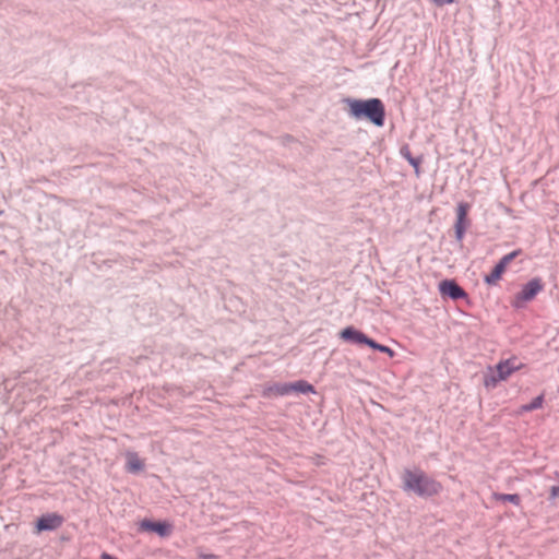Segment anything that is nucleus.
I'll list each match as a JSON object with an SVG mask.
<instances>
[{
	"mask_svg": "<svg viewBox=\"0 0 559 559\" xmlns=\"http://www.w3.org/2000/svg\"><path fill=\"white\" fill-rule=\"evenodd\" d=\"M437 5L441 7L444 4H451L454 0H432Z\"/></svg>",
	"mask_w": 559,
	"mask_h": 559,
	"instance_id": "nucleus-21",
	"label": "nucleus"
},
{
	"mask_svg": "<svg viewBox=\"0 0 559 559\" xmlns=\"http://www.w3.org/2000/svg\"><path fill=\"white\" fill-rule=\"evenodd\" d=\"M401 155L406 159V160H409V158L413 157L412 153H411V150L408 147V145H404L401 147Z\"/></svg>",
	"mask_w": 559,
	"mask_h": 559,
	"instance_id": "nucleus-20",
	"label": "nucleus"
},
{
	"mask_svg": "<svg viewBox=\"0 0 559 559\" xmlns=\"http://www.w3.org/2000/svg\"><path fill=\"white\" fill-rule=\"evenodd\" d=\"M528 412H532L531 406L528 404H524L520 407L518 413L524 414V413H528Z\"/></svg>",
	"mask_w": 559,
	"mask_h": 559,
	"instance_id": "nucleus-22",
	"label": "nucleus"
},
{
	"mask_svg": "<svg viewBox=\"0 0 559 559\" xmlns=\"http://www.w3.org/2000/svg\"><path fill=\"white\" fill-rule=\"evenodd\" d=\"M469 210V204L466 202H460L456 207V222L454 227H465L467 228V212Z\"/></svg>",
	"mask_w": 559,
	"mask_h": 559,
	"instance_id": "nucleus-10",
	"label": "nucleus"
},
{
	"mask_svg": "<svg viewBox=\"0 0 559 559\" xmlns=\"http://www.w3.org/2000/svg\"><path fill=\"white\" fill-rule=\"evenodd\" d=\"M140 527L146 532H154L160 537H167L173 532V525L168 522H153L150 520H143L140 523Z\"/></svg>",
	"mask_w": 559,
	"mask_h": 559,
	"instance_id": "nucleus-7",
	"label": "nucleus"
},
{
	"mask_svg": "<svg viewBox=\"0 0 559 559\" xmlns=\"http://www.w3.org/2000/svg\"><path fill=\"white\" fill-rule=\"evenodd\" d=\"M524 367L518 357L512 356L500 360L495 367L488 368V373L484 377V385L488 389L495 388L499 382L507 380L513 372Z\"/></svg>",
	"mask_w": 559,
	"mask_h": 559,
	"instance_id": "nucleus-3",
	"label": "nucleus"
},
{
	"mask_svg": "<svg viewBox=\"0 0 559 559\" xmlns=\"http://www.w3.org/2000/svg\"><path fill=\"white\" fill-rule=\"evenodd\" d=\"M100 559H117V558L112 557L111 555H109L107 552H104V554H102Z\"/></svg>",
	"mask_w": 559,
	"mask_h": 559,
	"instance_id": "nucleus-25",
	"label": "nucleus"
},
{
	"mask_svg": "<svg viewBox=\"0 0 559 559\" xmlns=\"http://www.w3.org/2000/svg\"><path fill=\"white\" fill-rule=\"evenodd\" d=\"M349 112L357 119L367 118L378 127H382L384 124L385 109L383 103L379 98L349 100Z\"/></svg>",
	"mask_w": 559,
	"mask_h": 559,
	"instance_id": "nucleus-2",
	"label": "nucleus"
},
{
	"mask_svg": "<svg viewBox=\"0 0 559 559\" xmlns=\"http://www.w3.org/2000/svg\"><path fill=\"white\" fill-rule=\"evenodd\" d=\"M369 347H371V348H373L376 350H379L381 353H384V354L389 355L390 357H394L395 356V352L392 348H390L389 346L379 344V343H377L373 340H371V342L369 344Z\"/></svg>",
	"mask_w": 559,
	"mask_h": 559,
	"instance_id": "nucleus-15",
	"label": "nucleus"
},
{
	"mask_svg": "<svg viewBox=\"0 0 559 559\" xmlns=\"http://www.w3.org/2000/svg\"><path fill=\"white\" fill-rule=\"evenodd\" d=\"M520 254H521V250H520V249L514 250V251H512V252H510V253H508V254L503 255V257L499 260L498 264H502L503 269L506 270V269H507V266L511 263V261H512L513 259H515V258H516L518 255H520Z\"/></svg>",
	"mask_w": 559,
	"mask_h": 559,
	"instance_id": "nucleus-16",
	"label": "nucleus"
},
{
	"mask_svg": "<svg viewBox=\"0 0 559 559\" xmlns=\"http://www.w3.org/2000/svg\"><path fill=\"white\" fill-rule=\"evenodd\" d=\"M200 558L201 559H217V556L212 555V554H202V555H200Z\"/></svg>",
	"mask_w": 559,
	"mask_h": 559,
	"instance_id": "nucleus-24",
	"label": "nucleus"
},
{
	"mask_svg": "<svg viewBox=\"0 0 559 559\" xmlns=\"http://www.w3.org/2000/svg\"><path fill=\"white\" fill-rule=\"evenodd\" d=\"M544 286V282L540 277L530 280L522 286L521 290L514 295L511 305L516 309L525 307L527 302L535 299V297L543 292Z\"/></svg>",
	"mask_w": 559,
	"mask_h": 559,
	"instance_id": "nucleus-4",
	"label": "nucleus"
},
{
	"mask_svg": "<svg viewBox=\"0 0 559 559\" xmlns=\"http://www.w3.org/2000/svg\"><path fill=\"white\" fill-rule=\"evenodd\" d=\"M63 523V518L57 513H47L41 515L36 523L37 532L53 531L60 527Z\"/></svg>",
	"mask_w": 559,
	"mask_h": 559,
	"instance_id": "nucleus-6",
	"label": "nucleus"
},
{
	"mask_svg": "<svg viewBox=\"0 0 559 559\" xmlns=\"http://www.w3.org/2000/svg\"><path fill=\"white\" fill-rule=\"evenodd\" d=\"M455 228V238L459 240V241H462L463 238H464V235H465V231H466V228L465 227H454Z\"/></svg>",
	"mask_w": 559,
	"mask_h": 559,
	"instance_id": "nucleus-19",
	"label": "nucleus"
},
{
	"mask_svg": "<svg viewBox=\"0 0 559 559\" xmlns=\"http://www.w3.org/2000/svg\"><path fill=\"white\" fill-rule=\"evenodd\" d=\"M292 392L290 383L275 384L264 390L263 395L270 396L271 393L276 395H287Z\"/></svg>",
	"mask_w": 559,
	"mask_h": 559,
	"instance_id": "nucleus-11",
	"label": "nucleus"
},
{
	"mask_svg": "<svg viewBox=\"0 0 559 559\" xmlns=\"http://www.w3.org/2000/svg\"><path fill=\"white\" fill-rule=\"evenodd\" d=\"M439 290L441 295L448 296L453 300L466 298L467 294L465 290L454 281L444 280L439 284Z\"/></svg>",
	"mask_w": 559,
	"mask_h": 559,
	"instance_id": "nucleus-5",
	"label": "nucleus"
},
{
	"mask_svg": "<svg viewBox=\"0 0 559 559\" xmlns=\"http://www.w3.org/2000/svg\"><path fill=\"white\" fill-rule=\"evenodd\" d=\"M403 490L418 497L428 498L439 495L443 486L420 468L405 469L402 476Z\"/></svg>",
	"mask_w": 559,
	"mask_h": 559,
	"instance_id": "nucleus-1",
	"label": "nucleus"
},
{
	"mask_svg": "<svg viewBox=\"0 0 559 559\" xmlns=\"http://www.w3.org/2000/svg\"><path fill=\"white\" fill-rule=\"evenodd\" d=\"M407 162L414 167L415 173L418 175L419 174V168H420L421 159L420 158H416V157L413 156Z\"/></svg>",
	"mask_w": 559,
	"mask_h": 559,
	"instance_id": "nucleus-18",
	"label": "nucleus"
},
{
	"mask_svg": "<svg viewBox=\"0 0 559 559\" xmlns=\"http://www.w3.org/2000/svg\"><path fill=\"white\" fill-rule=\"evenodd\" d=\"M504 269L502 266V264H496L495 267L492 269V271L490 272V274L486 275L485 277V282L488 284V285H495L497 284L502 274L504 273Z\"/></svg>",
	"mask_w": 559,
	"mask_h": 559,
	"instance_id": "nucleus-12",
	"label": "nucleus"
},
{
	"mask_svg": "<svg viewBox=\"0 0 559 559\" xmlns=\"http://www.w3.org/2000/svg\"><path fill=\"white\" fill-rule=\"evenodd\" d=\"M341 338L346 342H352L356 344H364L369 346L372 338H369L365 333L355 329L354 326H347L341 331Z\"/></svg>",
	"mask_w": 559,
	"mask_h": 559,
	"instance_id": "nucleus-8",
	"label": "nucleus"
},
{
	"mask_svg": "<svg viewBox=\"0 0 559 559\" xmlns=\"http://www.w3.org/2000/svg\"><path fill=\"white\" fill-rule=\"evenodd\" d=\"M292 392H299V393H314V388L312 384L308 383L305 380H298L296 382L290 383Z\"/></svg>",
	"mask_w": 559,
	"mask_h": 559,
	"instance_id": "nucleus-13",
	"label": "nucleus"
},
{
	"mask_svg": "<svg viewBox=\"0 0 559 559\" xmlns=\"http://www.w3.org/2000/svg\"><path fill=\"white\" fill-rule=\"evenodd\" d=\"M2 214V211H0V215Z\"/></svg>",
	"mask_w": 559,
	"mask_h": 559,
	"instance_id": "nucleus-26",
	"label": "nucleus"
},
{
	"mask_svg": "<svg viewBox=\"0 0 559 559\" xmlns=\"http://www.w3.org/2000/svg\"><path fill=\"white\" fill-rule=\"evenodd\" d=\"M126 469L129 473L135 474L144 469L145 463L139 456L136 452L127 451L126 452Z\"/></svg>",
	"mask_w": 559,
	"mask_h": 559,
	"instance_id": "nucleus-9",
	"label": "nucleus"
},
{
	"mask_svg": "<svg viewBox=\"0 0 559 559\" xmlns=\"http://www.w3.org/2000/svg\"><path fill=\"white\" fill-rule=\"evenodd\" d=\"M493 498L498 501H508L515 506H519L521 502L520 496L516 493H493Z\"/></svg>",
	"mask_w": 559,
	"mask_h": 559,
	"instance_id": "nucleus-14",
	"label": "nucleus"
},
{
	"mask_svg": "<svg viewBox=\"0 0 559 559\" xmlns=\"http://www.w3.org/2000/svg\"><path fill=\"white\" fill-rule=\"evenodd\" d=\"M544 399H545L544 394L536 396L531 403H528V405L531 406V409L535 411V409L540 408L543 406Z\"/></svg>",
	"mask_w": 559,
	"mask_h": 559,
	"instance_id": "nucleus-17",
	"label": "nucleus"
},
{
	"mask_svg": "<svg viewBox=\"0 0 559 559\" xmlns=\"http://www.w3.org/2000/svg\"><path fill=\"white\" fill-rule=\"evenodd\" d=\"M550 493L552 498L559 497V486L551 487Z\"/></svg>",
	"mask_w": 559,
	"mask_h": 559,
	"instance_id": "nucleus-23",
	"label": "nucleus"
}]
</instances>
